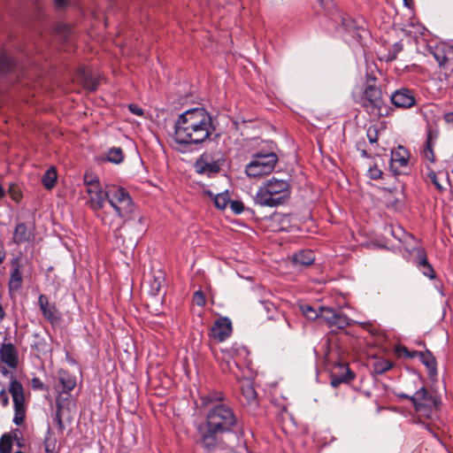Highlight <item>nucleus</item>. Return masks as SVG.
Segmentation results:
<instances>
[{
  "label": "nucleus",
  "instance_id": "nucleus-49",
  "mask_svg": "<svg viewBox=\"0 0 453 453\" xmlns=\"http://www.w3.org/2000/svg\"><path fill=\"white\" fill-rule=\"evenodd\" d=\"M0 401L3 403L4 405H6L8 403V397L4 392L0 393Z\"/></svg>",
  "mask_w": 453,
  "mask_h": 453
},
{
  "label": "nucleus",
  "instance_id": "nucleus-9",
  "mask_svg": "<svg viewBox=\"0 0 453 453\" xmlns=\"http://www.w3.org/2000/svg\"><path fill=\"white\" fill-rule=\"evenodd\" d=\"M9 391L13 400V422L19 426L23 423L26 417L25 396L22 385L17 380H12L10 384Z\"/></svg>",
  "mask_w": 453,
  "mask_h": 453
},
{
  "label": "nucleus",
  "instance_id": "nucleus-42",
  "mask_svg": "<svg viewBox=\"0 0 453 453\" xmlns=\"http://www.w3.org/2000/svg\"><path fill=\"white\" fill-rule=\"evenodd\" d=\"M367 138L370 142V143H377L378 142V133L376 128L369 127L367 129Z\"/></svg>",
  "mask_w": 453,
  "mask_h": 453
},
{
  "label": "nucleus",
  "instance_id": "nucleus-17",
  "mask_svg": "<svg viewBox=\"0 0 453 453\" xmlns=\"http://www.w3.org/2000/svg\"><path fill=\"white\" fill-rule=\"evenodd\" d=\"M404 353L410 357H413L417 354L419 357L420 361L426 366L429 375L434 376L437 372L436 360L431 352H416L414 351L411 354L406 348H403Z\"/></svg>",
  "mask_w": 453,
  "mask_h": 453
},
{
  "label": "nucleus",
  "instance_id": "nucleus-43",
  "mask_svg": "<svg viewBox=\"0 0 453 453\" xmlns=\"http://www.w3.org/2000/svg\"><path fill=\"white\" fill-rule=\"evenodd\" d=\"M370 177L373 180H377L381 177L382 172L378 167H372L369 169Z\"/></svg>",
  "mask_w": 453,
  "mask_h": 453
},
{
  "label": "nucleus",
  "instance_id": "nucleus-26",
  "mask_svg": "<svg viewBox=\"0 0 453 453\" xmlns=\"http://www.w3.org/2000/svg\"><path fill=\"white\" fill-rule=\"evenodd\" d=\"M57 172L54 167H50L42 176V184L46 189H51L56 184Z\"/></svg>",
  "mask_w": 453,
  "mask_h": 453
},
{
  "label": "nucleus",
  "instance_id": "nucleus-21",
  "mask_svg": "<svg viewBox=\"0 0 453 453\" xmlns=\"http://www.w3.org/2000/svg\"><path fill=\"white\" fill-rule=\"evenodd\" d=\"M12 270L9 280V288L10 290H18L22 284V275L18 258L12 259Z\"/></svg>",
  "mask_w": 453,
  "mask_h": 453
},
{
  "label": "nucleus",
  "instance_id": "nucleus-2",
  "mask_svg": "<svg viewBox=\"0 0 453 453\" xmlns=\"http://www.w3.org/2000/svg\"><path fill=\"white\" fill-rule=\"evenodd\" d=\"M237 425V417L233 409L226 403H217L208 410L206 420L198 426L201 445L208 451L218 444V434L233 431Z\"/></svg>",
  "mask_w": 453,
  "mask_h": 453
},
{
  "label": "nucleus",
  "instance_id": "nucleus-53",
  "mask_svg": "<svg viewBox=\"0 0 453 453\" xmlns=\"http://www.w3.org/2000/svg\"><path fill=\"white\" fill-rule=\"evenodd\" d=\"M361 155L365 157H368L367 152L365 150H362Z\"/></svg>",
  "mask_w": 453,
  "mask_h": 453
},
{
  "label": "nucleus",
  "instance_id": "nucleus-47",
  "mask_svg": "<svg viewBox=\"0 0 453 453\" xmlns=\"http://www.w3.org/2000/svg\"><path fill=\"white\" fill-rule=\"evenodd\" d=\"M5 257H6V254L4 251V244H3L2 241H0V265L4 261Z\"/></svg>",
  "mask_w": 453,
  "mask_h": 453
},
{
  "label": "nucleus",
  "instance_id": "nucleus-15",
  "mask_svg": "<svg viewBox=\"0 0 453 453\" xmlns=\"http://www.w3.org/2000/svg\"><path fill=\"white\" fill-rule=\"evenodd\" d=\"M408 158L409 153L403 147L398 146L397 149L392 150L390 159L392 171L396 174L401 173V169L408 164Z\"/></svg>",
  "mask_w": 453,
  "mask_h": 453
},
{
  "label": "nucleus",
  "instance_id": "nucleus-12",
  "mask_svg": "<svg viewBox=\"0 0 453 453\" xmlns=\"http://www.w3.org/2000/svg\"><path fill=\"white\" fill-rule=\"evenodd\" d=\"M35 239V229L24 222L18 223L13 231L12 242L20 245Z\"/></svg>",
  "mask_w": 453,
  "mask_h": 453
},
{
  "label": "nucleus",
  "instance_id": "nucleus-24",
  "mask_svg": "<svg viewBox=\"0 0 453 453\" xmlns=\"http://www.w3.org/2000/svg\"><path fill=\"white\" fill-rule=\"evenodd\" d=\"M15 440H18V430L3 434L0 438V453H11Z\"/></svg>",
  "mask_w": 453,
  "mask_h": 453
},
{
  "label": "nucleus",
  "instance_id": "nucleus-5",
  "mask_svg": "<svg viewBox=\"0 0 453 453\" xmlns=\"http://www.w3.org/2000/svg\"><path fill=\"white\" fill-rule=\"evenodd\" d=\"M400 398L409 399L416 411L420 416L426 418H432L433 415L439 409L441 401L438 396L427 391L422 387L418 389L414 395L400 394Z\"/></svg>",
  "mask_w": 453,
  "mask_h": 453
},
{
  "label": "nucleus",
  "instance_id": "nucleus-29",
  "mask_svg": "<svg viewBox=\"0 0 453 453\" xmlns=\"http://www.w3.org/2000/svg\"><path fill=\"white\" fill-rule=\"evenodd\" d=\"M393 366V364L391 361L387 359H380L377 360L373 364V371L377 374H382L386 372L387 371L390 370Z\"/></svg>",
  "mask_w": 453,
  "mask_h": 453
},
{
  "label": "nucleus",
  "instance_id": "nucleus-4",
  "mask_svg": "<svg viewBox=\"0 0 453 453\" xmlns=\"http://www.w3.org/2000/svg\"><path fill=\"white\" fill-rule=\"evenodd\" d=\"M289 196L288 181L273 177L259 187L255 196V203L260 206L276 207L283 204Z\"/></svg>",
  "mask_w": 453,
  "mask_h": 453
},
{
  "label": "nucleus",
  "instance_id": "nucleus-32",
  "mask_svg": "<svg viewBox=\"0 0 453 453\" xmlns=\"http://www.w3.org/2000/svg\"><path fill=\"white\" fill-rule=\"evenodd\" d=\"M214 204L218 209L224 210L230 202L227 192L216 195L213 198Z\"/></svg>",
  "mask_w": 453,
  "mask_h": 453
},
{
  "label": "nucleus",
  "instance_id": "nucleus-22",
  "mask_svg": "<svg viewBox=\"0 0 453 453\" xmlns=\"http://www.w3.org/2000/svg\"><path fill=\"white\" fill-rule=\"evenodd\" d=\"M240 388H241L242 395L247 401V403H249V404L256 403L257 392L255 390L253 382L248 379L242 380L241 381Z\"/></svg>",
  "mask_w": 453,
  "mask_h": 453
},
{
  "label": "nucleus",
  "instance_id": "nucleus-11",
  "mask_svg": "<svg viewBox=\"0 0 453 453\" xmlns=\"http://www.w3.org/2000/svg\"><path fill=\"white\" fill-rule=\"evenodd\" d=\"M231 334L232 323L227 318L217 319L211 329V336L219 342L226 340Z\"/></svg>",
  "mask_w": 453,
  "mask_h": 453
},
{
  "label": "nucleus",
  "instance_id": "nucleus-7",
  "mask_svg": "<svg viewBox=\"0 0 453 453\" xmlns=\"http://www.w3.org/2000/svg\"><path fill=\"white\" fill-rule=\"evenodd\" d=\"M278 161L275 153L261 154L253 156L252 160L246 165L245 173L249 177L258 178L271 173Z\"/></svg>",
  "mask_w": 453,
  "mask_h": 453
},
{
  "label": "nucleus",
  "instance_id": "nucleus-41",
  "mask_svg": "<svg viewBox=\"0 0 453 453\" xmlns=\"http://www.w3.org/2000/svg\"><path fill=\"white\" fill-rule=\"evenodd\" d=\"M229 204H230L231 210L235 214H240L244 209L242 203L239 202V201H230Z\"/></svg>",
  "mask_w": 453,
  "mask_h": 453
},
{
  "label": "nucleus",
  "instance_id": "nucleus-56",
  "mask_svg": "<svg viewBox=\"0 0 453 453\" xmlns=\"http://www.w3.org/2000/svg\"><path fill=\"white\" fill-rule=\"evenodd\" d=\"M404 3H405V5H408V4H407V0H404Z\"/></svg>",
  "mask_w": 453,
  "mask_h": 453
},
{
  "label": "nucleus",
  "instance_id": "nucleus-52",
  "mask_svg": "<svg viewBox=\"0 0 453 453\" xmlns=\"http://www.w3.org/2000/svg\"><path fill=\"white\" fill-rule=\"evenodd\" d=\"M5 195L4 188L0 185V199L3 198Z\"/></svg>",
  "mask_w": 453,
  "mask_h": 453
},
{
  "label": "nucleus",
  "instance_id": "nucleus-23",
  "mask_svg": "<svg viewBox=\"0 0 453 453\" xmlns=\"http://www.w3.org/2000/svg\"><path fill=\"white\" fill-rule=\"evenodd\" d=\"M225 399V395L220 391H211L208 394L202 395L201 400V405L205 408H209L217 404V403H223L222 402Z\"/></svg>",
  "mask_w": 453,
  "mask_h": 453
},
{
  "label": "nucleus",
  "instance_id": "nucleus-19",
  "mask_svg": "<svg viewBox=\"0 0 453 453\" xmlns=\"http://www.w3.org/2000/svg\"><path fill=\"white\" fill-rule=\"evenodd\" d=\"M2 361L9 367L15 369L18 365V355L15 347L11 344H3L0 349Z\"/></svg>",
  "mask_w": 453,
  "mask_h": 453
},
{
  "label": "nucleus",
  "instance_id": "nucleus-50",
  "mask_svg": "<svg viewBox=\"0 0 453 453\" xmlns=\"http://www.w3.org/2000/svg\"><path fill=\"white\" fill-rule=\"evenodd\" d=\"M55 4L56 5H58V7H62L65 5V0H55Z\"/></svg>",
  "mask_w": 453,
  "mask_h": 453
},
{
  "label": "nucleus",
  "instance_id": "nucleus-33",
  "mask_svg": "<svg viewBox=\"0 0 453 453\" xmlns=\"http://www.w3.org/2000/svg\"><path fill=\"white\" fill-rule=\"evenodd\" d=\"M14 63L12 58H10L5 54H0V75L10 71Z\"/></svg>",
  "mask_w": 453,
  "mask_h": 453
},
{
  "label": "nucleus",
  "instance_id": "nucleus-31",
  "mask_svg": "<svg viewBox=\"0 0 453 453\" xmlns=\"http://www.w3.org/2000/svg\"><path fill=\"white\" fill-rule=\"evenodd\" d=\"M124 155L123 151L120 148H112L109 150L107 153V160L114 163V164H119L123 161Z\"/></svg>",
  "mask_w": 453,
  "mask_h": 453
},
{
  "label": "nucleus",
  "instance_id": "nucleus-46",
  "mask_svg": "<svg viewBox=\"0 0 453 453\" xmlns=\"http://www.w3.org/2000/svg\"><path fill=\"white\" fill-rule=\"evenodd\" d=\"M443 119L447 124L453 126V111L445 113Z\"/></svg>",
  "mask_w": 453,
  "mask_h": 453
},
{
  "label": "nucleus",
  "instance_id": "nucleus-35",
  "mask_svg": "<svg viewBox=\"0 0 453 453\" xmlns=\"http://www.w3.org/2000/svg\"><path fill=\"white\" fill-rule=\"evenodd\" d=\"M57 440L53 434L48 431L44 439V448L47 453L54 452L56 449Z\"/></svg>",
  "mask_w": 453,
  "mask_h": 453
},
{
  "label": "nucleus",
  "instance_id": "nucleus-54",
  "mask_svg": "<svg viewBox=\"0 0 453 453\" xmlns=\"http://www.w3.org/2000/svg\"><path fill=\"white\" fill-rule=\"evenodd\" d=\"M320 1H321V4H324L325 3L329 2L330 0H320Z\"/></svg>",
  "mask_w": 453,
  "mask_h": 453
},
{
  "label": "nucleus",
  "instance_id": "nucleus-55",
  "mask_svg": "<svg viewBox=\"0 0 453 453\" xmlns=\"http://www.w3.org/2000/svg\"><path fill=\"white\" fill-rule=\"evenodd\" d=\"M285 321H286L288 326L290 327V323L287 319H285Z\"/></svg>",
  "mask_w": 453,
  "mask_h": 453
},
{
  "label": "nucleus",
  "instance_id": "nucleus-38",
  "mask_svg": "<svg viewBox=\"0 0 453 453\" xmlns=\"http://www.w3.org/2000/svg\"><path fill=\"white\" fill-rule=\"evenodd\" d=\"M424 157L432 163L434 162V160H435V157H434V150L432 149L430 138H428V140L426 142V145L424 150Z\"/></svg>",
  "mask_w": 453,
  "mask_h": 453
},
{
  "label": "nucleus",
  "instance_id": "nucleus-48",
  "mask_svg": "<svg viewBox=\"0 0 453 453\" xmlns=\"http://www.w3.org/2000/svg\"><path fill=\"white\" fill-rule=\"evenodd\" d=\"M33 387L37 388H43V383L39 379L33 380Z\"/></svg>",
  "mask_w": 453,
  "mask_h": 453
},
{
  "label": "nucleus",
  "instance_id": "nucleus-8",
  "mask_svg": "<svg viewBox=\"0 0 453 453\" xmlns=\"http://www.w3.org/2000/svg\"><path fill=\"white\" fill-rule=\"evenodd\" d=\"M76 387V378L71 373L60 370L58 374V383L54 385V389L58 393L56 405L58 411L65 406V402L68 400L70 392Z\"/></svg>",
  "mask_w": 453,
  "mask_h": 453
},
{
  "label": "nucleus",
  "instance_id": "nucleus-30",
  "mask_svg": "<svg viewBox=\"0 0 453 453\" xmlns=\"http://www.w3.org/2000/svg\"><path fill=\"white\" fill-rule=\"evenodd\" d=\"M345 371L342 376L334 375L332 379L331 384L333 387H337L342 382H349L353 379V374L347 366L342 367Z\"/></svg>",
  "mask_w": 453,
  "mask_h": 453
},
{
  "label": "nucleus",
  "instance_id": "nucleus-16",
  "mask_svg": "<svg viewBox=\"0 0 453 453\" xmlns=\"http://www.w3.org/2000/svg\"><path fill=\"white\" fill-rule=\"evenodd\" d=\"M394 105L399 108H410L415 104V98L409 89L395 91L390 97Z\"/></svg>",
  "mask_w": 453,
  "mask_h": 453
},
{
  "label": "nucleus",
  "instance_id": "nucleus-37",
  "mask_svg": "<svg viewBox=\"0 0 453 453\" xmlns=\"http://www.w3.org/2000/svg\"><path fill=\"white\" fill-rule=\"evenodd\" d=\"M403 50V46L401 43L396 42L393 45V50L389 51L385 57H383V59L387 62L393 61L395 59L396 55Z\"/></svg>",
  "mask_w": 453,
  "mask_h": 453
},
{
  "label": "nucleus",
  "instance_id": "nucleus-34",
  "mask_svg": "<svg viewBox=\"0 0 453 453\" xmlns=\"http://www.w3.org/2000/svg\"><path fill=\"white\" fill-rule=\"evenodd\" d=\"M83 182L86 186V189H93L94 188L101 186L98 177L92 173H86Z\"/></svg>",
  "mask_w": 453,
  "mask_h": 453
},
{
  "label": "nucleus",
  "instance_id": "nucleus-3",
  "mask_svg": "<svg viewBox=\"0 0 453 453\" xmlns=\"http://www.w3.org/2000/svg\"><path fill=\"white\" fill-rule=\"evenodd\" d=\"M355 101L374 119L388 114V105L383 97L381 89L376 86V78L366 75L365 83L360 94H354Z\"/></svg>",
  "mask_w": 453,
  "mask_h": 453
},
{
  "label": "nucleus",
  "instance_id": "nucleus-13",
  "mask_svg": "<svg viewBox=\"0 0 453 453\" xmlns=\"http://www.w3.org/2000/svg\"><path fill=\"white\" fill-rule=\"evenodd\" d=\"M196 171L200 174H214L219 172L220 166L218 161L211 159L208 154H203L199 159L196 160Z\"/></svg>",
  "mask_w": 453,
  "mask_h": 453
},
{
  "label": "nucleus",
  "instance_id": "nucleus-45",
  "mask_svg": "<svg viewBox=\"0 0 453 453\" xmlns=\"http://www.w3.org/2000/svg\"><path fill=\"white\" fill-rule=\"evenodd\" d=\"M128 108H129V111H130L132 113H134V114H135V115H137V116H142V115L143 114V111H142V108H140V107H139L138 105H136V104H130V105L128 106Z\"/></svg>",
  "mask_w": 453,
  "mask_h": 453
},
{
  "label": "nucleus",
  "instance_id": "nucleus-18",
  "mask_svg": "<svg viewBox=\"0 0 453 453\" xmlns=\"http://www.w3.org/2000/svg\"><path fill=\"white\" fill-rule=\"evenodd\" d=\"M102 223L104 226H108L114 231L119 230L127 220L129 219H119L116 212L111 213L110 211H104L101 214H98Z\"/></svg>",
  "mask_w": 453,
  "mask_h": 453
},
{
  "label": "nucleus",
  "instance_id": "nucleus-6",
  "mask_svg": "<svg viewBox=\"0 0 453 453\" xmlns=\"http://www.w3.org/2000/svg\"><path fill=\"white\" fill-rule=\"evenodd\" d=\"M107 202L119 219L131 218L134 204L129 193L124 188L109 185Z\"/></svg>",
  "mask_w": 453,
  "mask_h": 453
},
{
  "label": "nucleus",
  "instance_id": "nucleus-10",
  "mask_svg": "<svg viewBox=\"0 0 453 453\" xmlns=\"http://www.w3.org/2000/svg\"><path fill=\"white\" fill-rule=\"evenodd\" d=\"M86 192L88 195V205L93 211H99L104 209L108 200V186L104 189L101 186L93 189H86Z\"/></svg>",
  "mask_w": 453,
  "mask_h": 453
},
{
  "label": "nucleus",
  "instance_id": "nucleus-40",
  "mask_svg": "<svg viewBox=\"0 0 453 453\" xmlns=\"http://www.w3.org/2000/svg\"><path fill=\"white\" fill-rule=\"evenodd\" d=\"M9 195L12 197V199L17 203L19 202V200L21 199V195L19 194L17 186L14 184H12L10 186Z\"/></svg>",
  "mask_w": 453,
  "mask_h": 453
},
{
  "label": "nucleus",
  "instance_id": "nucleus-36",
  "mask_svg": "<svg viewBox=\"0 0 453 453\" xmlns=\"http://www.w3.org/2000/svg\"><path fill=\"white\" fill-rule=\"evenodd\" d=\"M300 309L308 319L314 320L319 318V312L310 304H303Z\"/></svg>",
  "mask_w": 453,
  "mask_h": 453
},
{
  "label": "nucleus",
  "instance_id": "nucleus-14",
  "mask_svg": "<svg viewBox=\"0 0 453 453\" xmlns=\"http://www.w3.org/2000/svg\"><path fill=\"white\" fill-rule=\"evenodd\" d=\"M320 316L331 326H336L339 328H343L349 325V319L347 316L337 312L331 308L321 307Z\"/></svg>",
  "mask_w": 453,
  "mask_h": 453
},
{
  "label": "nucleus",
  "instance_id": "nucleus-27",
  "mask_svg": "<svg viewBox=\"0 0 453 453\" xmlns=\"http://www.w3.org/2000/svg\"><path fill=\"white\" fill-rule=\"evenodd\" d=\"M342 26H343V28L346 30V32H348L349 34H350V35L357 39V40H359L361 38V34L359 32V29H357L355 26V23L352 19H342Z\"/></svg>",
  "mask_w": 453,
  "mask_h": 453
},
{
  "label": "nucleus",
  "instance_id": "nucleus-20",
  "mask_svg": "<svg viewBox=\"0 0 453 453\" xmlns=\"http://www.w3.org/2000/svg\"><path fill=\"white\" fill-rule=\"evenodd\" d=\"M38 303L41 308V311L45 319H47L51 323L58 320V317L56 315V307L53 304H50L48 301V298L44 295H40Z\"/></svg>",
  "mask_w": 453,
  "mask_h": 453
},
{
  "label": "nucleus",
  "instance_id": "nucleus-51",
  "mask_svg": "<svg viewBox=\"0 0 453 453\" xmlns=\"http://www.w3.org/2000/svg\"><path fill=\"white\" fill-rule=\"evenodd\" d=\"M4 317V311L2 305L0 304V322L2 321Z\"/></svg>",
  "mask_w": 453,
  "mask_h": 453
},
{
  "label": "nucleus",
  "instance_id": "nucleus-25",
  "mask_svg": "<svg viewBox=\"0 0 453 453\" xmlns=\"http://www.w3.org/2000/svg\"><path fill=\"white\" fill-rule=\"evenodd\" d=\"M294 263L300 265H310L315 260V255L312 250H301L294 255Z\"/></svg>",
  "mask_w": 453,
  "mask_h": 453
},
{
  "label": "nucleus",
  "instance_id": "nucleus-44",
  "mask_svg": "<svg viewBox=\"0 0 453 453\" xmlns=\"http://www.w3.org/2000/svg\"><path fill=\"white\" fill-rule=\"evenodd\" d=\"M428 177H429L431 181L434 184V186L438 189H441L442 188L441 184L439 183V181L437 180V175H436V173L434 171H431V172L428 173Z\"/></svg>",
  "mask_w": 453,
  "mask_h": 453
},
{
  "label": "nucleus",
  "instance_id": "nucleus-1",
  "mask_svg": "<svg viewBox=\"0 0 453 453\" xmlns=\"http://www.w3.org/2000/svg\"><path fill=\"white\" fill-rule=\"evenodd\" d=\"M215 127L210 113L203 108H194L181 113L174 124V142L182 146L181 151L204 142Z\"/></svg>",
  "mask_w": 453,
  "mask_h": 453
},
{
  "label": "nucleus",
  "instance_id": "nucleus-28",
  "mask_svg": "<svg viewBox=\"0 0 453 453\" xmlns=\"http://www.w3.org/2000/svg\"><path fill=\"white\" fill-rule=\"evenodd\" d=\"M419 267H420V270L422 271V273L425 276L428 277L429 279H434L435 278L434 268L428 263V261H427V259H426V257L425 256H421L420 257Z\"/></svg>",
  "mask_w": 453,
  "mask_h": 453
},
{
  "label": "nucleus",
  "instance_id": "nucleus-39",
  "mask_svg": "<svg viewBox=\"0 0 453 453\" xmlns=\"http://www.w3.org/2000/svg\"><path fill=\"white\" fill-rule=\"evenodd\" d=\"M193 301L198 306H204L206 303L205 296L200 290L195 292Z\"/></svg>",
  "mask_w": 453,
  "mask_h": 453
}]
</instances>
